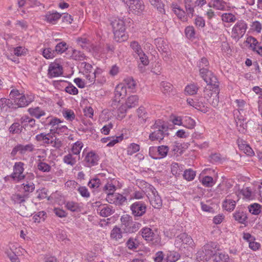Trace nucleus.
I'll return each mask as SVG.
<instances>
[{"label":"nucleus","mask_w":262,"mask_h":262,"mask_svg":"<svg viewBox=\"0 0 262 262\" xmlns=\"http://www.w3.org/2000/svg\"><path fill=\"white\" fill-rule=\"evenodd\" d=\"M35 179L34 174L32 172H27L24 178V182L21 184L24 191L30 194L35 189V185L33 181Z\"/></svg>","instance_id":"12"},{"label":"nucleus","mask_w":262,"mask_h":262,"mask_svg":"<svg viewBox=\"0 0 262 262\" xmlns=\"http://www.w3.org/2000/svg\"><path fill=\"white\" fill-rule=\"evenodd\" d=\"M62 67L59 63L56 62L51 63L48 69V77L50 78L58 77L62 75L63 73Z\"/></svg>","instance_id":"15"},{"label":"nucleus","mask_w":262,"mask_h":262,"mask_svg":"<svg viewBox=\"0 0 262 262\" xmlns=\"http://www.w3.org/2000/svg\"><path fill=\"white\" fill-rule=\"evenodd\" d=\"M132 214L135 217L142 216L146 211L147 205L144 201H137L130 206Z\"/></svg>","instance_id":"9"},{"label":"nucleus","mask_w":262,"mask_h":262,"mask_svg":"<svg viewBox=\"0 0 262 262\" xmlns=\"http://www.w3.org/2000/svg\"><path fill=\"white\" fill-rule=\"evenodd\" d=\"M115 39L117 42H122L126 40L124 22L122 19L115 18L111 21Z\"/></svg>","instance_id":"3"},{"label":"nucleus","mask_w":262,"mask_h":262,"mask_svg":"<svg viewBox=\"0 0 262 262\" xmlns=\"http://www.w3.org/2000/svg\"><path fill=\"white\" fill-rule=\"evenodd\" d=\"M129 6V10L135 14L141 13L144 9V5L141 0H121Z\"/></svg>","instance_id":"13"},{"label":"nucleus","mask_w":262,"mask_h":262,"mask_svg":"<svg viewBox=\"0 0 262 262\" xmlns=\"http://www.w3.org/2000/svg\"><path fill=\"white\" fill-rule=\"evenodd\" d=\"M30 197L29 194L24 191L23 193H15L12 194L11 200L14 204H19L20 206L24 205L26 201Z\"/></svg>","instance_id":"16"},{"label":"nucleus","mask_w":262,"mask_h":262,"mask_svg":"<svg viewBox=\"0 0 262 262\" xmlns=\"http://www.w3.org/2000/svg\"><path fill=\"white\" fill-rule=\"evenodd\" d=\"M62 114L64 118L69 121H72L75 118V115L74 111L70 109H64Z\"/></svg>","instance_id":"40"},{"label":"nucleus","mask_w":262,"mask_h":262,"mask_svg":"<svg viewBox=\"0 0 262 262\" xmlns=\"http://www.w3.org/2000/svg\"><path fill=\"white\" fill-rule=\"evenodd\" d=\"M246 42L249 45V48L252 49L253 52H255L257 49V45L259 42L255 37L250 36H248L246 40Z\"/></svg>","instance_id":"37"},{"label":"nucleus","mask_w":262,"mask_h":262,"mask_svg":"<svg viewBox=\"0 0 262 262\" xmlns=\"http://www.w3.org/2000/svg\"><path fill=\"white\" fill-rule=\"evenodd\" d=\"M209 61L205 57L202 58L197 62V66L199 68L200 75L206 82L211 83L217 82V79L214 74L208 67Z\"/></svg>","instance_id":"2"},{"label":"nucleus","mask_w":262,"mask_h":262,"mask_svg":"<svg viewBox=\"0 0 262 262\" xmlns=\"http://www.w3.org/2000/svg\"><path fill=\"white\" fill-rule=\"evenodd\" d=\"M185 34L188 39H192L195 37V30L193 26H187L185 30Z\"/></svg>","instance_id":"53"},{"label":"nucleus","mask_w":262,"mask_h":262,"mask_svg":"<svg viewBox=\"0 0 262 262\" xmlns=\"http://www.w3.org/2000/svg\"><path fill=\"white\" fill-rule=\"evenodd\" d=\"M193 244V239L186 233L178 235L175 239L174 246L180 250H184Z\"/></svg>","instance_id":"6"},{"label":"nucleus","mask_w":262,"mask_h":262,"mask_svg":"<svg viewBox=\"0 0 262 262\" xmlns=\"http://www.w3.org/2000/svg\"><path fill=\"white\" fill-rule=\"evenodd\" d=\"M183 126L188 129H193L195 126V121L189 116L183 117Z\"/></svg>","instance_id":"31"},{"label":"nucleus","mask_w":262,"mask_h":262,"mask_svg":"<svg viewBox=\"0 0 262 262\" xmlns=\"http://www.w3.org/2000/svg\"><path fill=\"white\" fill-rule=\"evenodd\" d=\"M17 99H18L17 102L16 104H14V106L16 105L17 106H16V108L22 107L27 106L32 101V100L30 99L27 100L25 95L20 96V98H17Z\"/></svg>","instance_id":"42"},{"label":"nucleus","mask_w":262,"mask_h":262,"mask_svg":"<svg viewBox=\"0 0 262 262\" xmlns=\"http://www.w3.org/2000/svg\"><path fill=\"white\" fill-rule=\"evenodd\" d=\"M111 237L116 241L121 239L122 237V232L120 228L115 226L111 232Z\"/></svg>","instance_id":"34"},{"label":"nucleus","mask_w":262,"mask_h":262,"mask_svg":"<svg viewBox=\"0 0 262 262\" xmlns=\"http://www.w3.org/2000/svg\"><path fill=\"white\" fill-rule=\"evenodd\" d=\"M63 161L64 163L74 166L76 163V158L74 157L71 153L65 155L63 158Z\"/></svg>","instance_id":"44"},{"label":"nucleus","mask_w":262,"mask_h":262,"mask_svg":"<svg viewBox=\"0 0 262 262\" xmlns=\"http://www.w3.org/2000/svg\"><path fill=\"white\" fill-rule=\"evenodd\" d=\"M83 143L81 141H78L74 143L71 148V151L74 155H79L83 147Z\"/></svg>","instance_id":"47"},{"label":"nucleus","mask_w":262,"mask_h":262,"mask_svg":"<svg viewBox=\"0 0 262 262\" xmlns=\"http://www.w3.org/2000/svg\"><path fill=\"white\" fill-rule=\"evenodd\" d=\"M161 85L162 87V91L164 93H167L170 92L173 88L171 84L166 82H162L161 83Z\"/></svg>","instance_id":"64"},{"label":"nucleus","mask_w":262,"mask_h":262,"mask_svg":"<svg viewBox=\"0 0 262 262\" xmlns=\"http://www.w3.org/2000/svg\"><path fill=\"white\" fill-rule=\"evenodd\" d=\"M0 107L2 110L5 111L7 110V108H16L11 100L5 98L0 99Z\"/></svg>","instance_id":"28"},{"label":"nucleus","mask_w":262,"mask_h":262,"mask_svg":"<svg viewBox=\"0 0 262 262\" xmlns=\"http://www.w3.org/2000/svg\"><path fill=\"white\" fill-rule=\"evenodd\" d=\"M182 168L181 165H179L177 163H173L171 167V172L173 175L177 176L180 174V172L182 171V170L180 168Z\"/></svg>","instance_id":"58"},{"label":"nucleus","mask_w":262,"mask_h":262,"mask_svg":"<svg viewBox=\"0 0 262 262\" xmlns=\"http://www.w3.org/2000/svg\"><path fill=\"white\" fill-rule=\"evenodd\" d=\"M247 29V25L243 20L238 21L232 29V38L238 41L245 34Z\"/></svg>","instance_id":"8"},{"label":"nucleus","mask_w":262,"mask_h":262,"mask_svg":"<svg viewBox=\"0 0 262 262\" xmlns=\"http://www.w3.org/2000/svg\"><path fill=\"white\" fill-rule=\"evenodd\" d=\"M42 55L46 59H52L56 56L54 50L50 48L44 49L42 52Z\"/></svg>","instance_id":"49"},{"label":"nucleus","mask_w":262,"mask_h":262,"mask_svg":"<svg viewBox=\"0 0 262 262\" xmlns=\"http://www.w3.org/2000/svg\"><path fill=\"white\" fill-rule=\"evenodd\" d=\"M198 88L194 84L188 85L185 89V91L188 95H192L195 94L198 91Z\"/></svg>","instance_id":"56"},{"label":"nucleus","mask_w":262,"mask_h":262,"mask_svg":"<svg viewBox=\"0 0 262 262\" xmlns=\"http://www.w3.org/2000/svg\"><path fill=\"white\" fill-rule=\"evenodd\" d=\"M77 42L83 49H88L90 44L89 40L86 38H78L77 39Z\"/></svg>","instance_id":"62"},{"label":"nucleus","mask_w":262,"mask_h":262,"mask_svg":"<svg viewBox=\"0 0 262 262\" xmlns=\"http://www.w3.org/2000/svg\"><path fill=\"white\" fill-rule=\"evenodd\" d=\"M222 19L226 23H233L235 21L236 18L234 15L231 13H225L222 14Z\"/></svg>","instance_id":"50"},{"label":"nucleus","mask_w":262,"mask_h":262,"mask_svg":"<svg viewBox=\"0 0 262 262\" xmlns=\"http://www.w3.org/2000/svg\"><path fill=\"white\" fill-rule=\"evenodd\" d=\"M65 91L71 95H76L78 93V89L71 83H69V85L66 87Z\"/></svg>","instance_id":"61"},{"label":"nucleus","mask_w":262,"mask_h":262,"mask_svg":"<svg viewBox=\"0 0 262 262\" xmlns=\"http://www.w3.org/2000/svg\"><path fill=\"white\" fill-rule=\"evenodd\" d=\"M121 228L125 233H132L138 230L141 224L133 220L131 216L124 214L121 217Z\"/></svg>","instance_id":"4"},{"label":"nucleus","mask_w":262,"mask_h":262,"mask_svg":"<svg viewBox=\"0 0 262 262\" xmlns=\"http://www.w3.org/2000/svg\"><path fill=\"white\" fill-rule=\"evenodd\" d=\"M66 207L67 209L72 212H80L81 211V207L76 202L73 201H69L66 204Z\"/></svg>","instance_id":"39"},{"label":"nucleus","mask_w":262,"mask_h":262,"mask_svg":"<svg viewBox=\"0 0 262 262\" xmlns=\"http://www.w3.org/2000/svg\"><path fill=\"white\" fill-rule=\"evenodd\" d=\"M25 164L21 162H15L13 167V172L10 177L14 181L20 182L24 179L25 174H24Z\"/></svg>","instance_id":"10"},{"label":"nucleus","mask_w":262,"mask_h":262,"mask_svg":"<svg viewBox=\"0 0 262 262\" xmlns=\"http://www.w3.org/2000/svg\"><path fill=\"white\" fill-rule=\"evenodd\" d=\"M196 175L195 171L191 169H188L184 171L183 178L187 181H190L194 179Z\"/></svg>","instance_id":"48"},{"label":"nucleus","mask_w":262,"mask_h":262,"mask_svg":"<svg viewBox=\"0 0 262 262\" xmlns=\"http://www.w3.org/2000/svg\"><path fill=\"white\" fill-rule=\"evenodd\" d=\"M229 256L225 253L216 252L214 255V262H229Z\"/></svg>","instance_id":"35"},{"label":"nucleus","mask_w":262,"mask_h":262,"mask_svg":"<svg viewBox=\"0 0 262 262\" xmlns=\"http://www.w3.org/2000/svg\"><path fill=\"white\" fill-rule=\"evenodd\" d=\"M23 126L18 122L13 123L9 128V131L12 134H19L23 130Z\"/></svg>","instance_id":"36"},{"label":"nucleus","mask_w":262,"mask_h":262,"mask_svg":"<svg viewBox=\"0 0 262 262\" xmlns=\"http://www.w3.org/2000/svg\"><path fill=\"white\" fill-rule=\"evenodd\" d=\"M127 95V90L124 84L120 83L118 84L114 91V97L117 99H121L124 98Z\"/></svg>","instance_id":"21"},{"label":"nucleus","mask_w":262,"mask_h":262,"mask_svg":"<svg viewBox=\"0 0 262 262\" xmlns=\"http://www.w3.org/2000/svg\"><path fill=\"white\" fill-rule=\"evenodd\" d=\"M233 217L238 223L246 226L248 216L246 212L243 209H237L233 214Z\"/></svg>","instance_id":"18"},{"label":"nucleus","mask_w":262,"mask_h":262,"mask_svg":"<svg viewBox=\"0 0 262 262\" xmlns=\"http://www.w3.org/2000/svg\"><path fill=\"white\" fill-rule=\"evenodd\" d=\"M61 17V14L56 11H48L45 15V20L47 23L56 24Z\"/></svg>","instance_id":"20"},{"label":"nucleus","mask_w":262,"mask_h":262,"mask_svg":"<svg viewBox=\"0 0 262 262\" xmlns=\"http://www.w3.org/2000/svg\"><path fill=\"white\" fill-rule=\"evenodd\" d=\"M211 84H213L215 88V93L214 96H213V97H212L211 99H210L208 102L211 104L212 106L214 107H216L218 106L219 103V93H220V90H219V81L216 82H211L210 83Z\"/></svg>","instance_id":"22"},{"label":"nucleus","mask_w":262,"mask_h":262,"mask_svg":"<svg viewBox=\"0 0 262 262\" xmlns=\"http://www.w3.org/2000/svg\"><path fill=\"white\" fill-rule=\"evenodd\" d=\"M235 205V201L231 199H226L223 202V207L226 210L230 212L234 210Z\"/></svg>","instance_id":"33"},{"label":"nucleus","mask_w":262,"mask_h":262,"mask_svg":"<svg viewBox=\"0 0 262 262\" xmlns=\"http://www.w3.org/2000/svg\"><path fill=\"white\" fill-rule=\"evenodd\" d=\"M127 106L125 104H121L114 111L113 114L117 116V119H122L126 115Z\"/></svg>","instance_id":"27"},{"label":"nucleus","mask_w":262,"mask_h":262,"mask_svg":"<svg viewBox=\"0 0 262 262\" xmlns=\"http://www.w3.org/2000/svg\"><path fill=\"white\" fill-rule=\"evenodd\" d=\"M37 169L43 172H49L51 170V166L43 162L39 161L37 163Z\"/></svg>","instance_id":"46"},{"label":"nucleus","mask_w":262,"mask_h":262,"mask_svg":"<svg viewBox=\"0 0 262 262\" xmlns=\"http://www.w3.org/2000/svg\"><path fill=\"white\" fill-rule=\"evenodd\" d=\"M99 157L94 151H91L86 153L83 160L84 165L86 167H92L98 165Z\"/></svg>","instance_id":"14"},{"label":"nucleus","mask_w":262,"mask_h":262,"mask_svg":"<svg viewBox=\"0 0 262 262\" xmlns=\"http://www.w3.org/2000/svg\"><path fill=\"white\" fill-rule=\"evenodd\" d=\"M99 214L102 217H107L115 212V209L112 206L103 205L99 207Z\"/></svg>","instance_id":"23"},{"label":"nucleus","mask_w":262,"mask_h":262,"mask_svg":"<svg viewBox=\"0 0 262 262\" xmlns=\"http://www.w3.org/2000/svg\"><path fill=\"white\" fill-rule=\"evenodd\" d=\"M101 185V181L99 179L95 178L89 181L88 185L91 188H98Z\"/></svg>","instance_id":"54"},{"label":"nucleus","mask_w":262,"mask_h":262,"mask_svg":"<svg viewBox=\"0 0 262 262\" xmlns=\"http://www.w3.org/2000/svg\"><path fill=\"white\" fill-rule=\"evenodd\" d=\"M207 84L208 88H206L204 90V97L206 98L208 101H209L212 97H213L215 93V88H214V85L211 84V83H209L208 82H206Z\"/></svg>","instance_id":"26"},{"label":"nucleus","mask_w":262,"mask_h":262,"mask_svg":"<svg viewBox=\"0 0 262 262\" xmlns=\"http://www.w3.org/2000/svg\"><path fill=\"white\" fill-rule=\"evenodd\" d=\"M140 150V146L139 144L133 143H131L127 147V153L128 155H133Z\"/></svg>","instance_id":"52"},{"label":"nucleus","mask_w":262,"mask_h":262,"mask_svg":"<svg viewBox=\"0 0 262 262\" xmlns=\"http://www.w3.org/2000/svg\"><path fill=\"white\" fill-rule=\"evenodd\" d=\"M261 206L258 203H253L248 206L249 211L253 215H258L261 212Z\"/></svg>","instance_id":"41"},{"label":"nucleus","mask_w":262,"mask_h":262,"mask_svg":"<svg viewBox=\"0 0 262 262\" xmlns=\"http://www.w3.org/2000/svg\"><path fill=\"white\" fill-rule=\"evenodd\" d=\"M110 204L122 206L127 202V199L122 194L116 193L106 201Z\"/></svg>","instance_id":"19"},{"label":"nucleus","mask_w":262,"mask_h":262,"mask_svg":"<svg viewBox=\"0 0 262 262\" xmlns=\"http://www.w3.org/2000/svg\"><path fill=\"white\" fill-rule=\"evenodd\" d=\"M123 139V135H121L119 136L114 137H111V139L110 140V142L107 144V146L108 147L113 146L115 144L121 141Z\"/></svg>","instance_id":"63"},{"label":"nucleus","mask_w":262,"mask_h":262,"mask_svg":"<svg viewBox=\"0 0 262 262\" xmlns=\"http://www.w3.org/2000/svg\"><path fill=\"white\" fill-rule=\"evenodd\" d=\"M34 150L35 146L32 143L26 145L18 144L12 149L11 156L14 157L16 155L17 152L21 155H24L26 154L27 152H31Z\"/></svg>","instance_id":"11"},{"label":"nucleus","mask_w":262,"mask_h":262,"mask_svg":"<svg viewBox=\"0 0 262 262\" xmlns=\"http://www.w3.org/2000/svg\"><path fill=\"white\" fill-rule=\"evenodd\" d=\"M173 11L175 14L181 20H184L185 17V12L177 4L173 5Z\"/></svg>","instance_id":"38"},{"label":"nucleus","mask_w":262,"mask_h":262,"mask_svg":"<svg viewBox=\"0 0 262 262\" xmlns=\"http://www.w3.org/2000/svg\"><path fill=\"white\" fill-rule=\"evenodd\" d=\"M116 190V187L112 183L108 182L104 185L103 188V191L106 194L105 198L106 201L115 193V191Z\"/></svg>","instance_id":"24"},{"label":"nucleus","mask_w":262,"mask_h":262,"mask_svg":"<svg viewBox=\"0 0 262 262\" xmlns=\"http://www.w3.org/2000/svg\"><path fill=\"white\" fill-rule=\"evenodd\" d=\"M158 147V156L159 158H163L166 157L168 151V147L167 146L161 145Z\"/></svg>","instance_id":"55"},{"label":"nucleus","mask_w":262,"mask_h":262,"mask_svg":"<svg viewBox=\"0 0 262 262\" xmlns=\"http://www.w3.org/2000/svg\"><path fill=\"white\" fill-rule=\"evenodd\" d=\"M139 102V97L137 95H132L128 97L125 105L127 108H132L137 106Z\"/></svg>","instance_id":"30"},{"label":"nucleus","mask_w":262,"mask_h":262,"mask_svg":"<svg viewBox=\"0 0 262 262\" xmlns=\"http://www.w3.org/2000/svg\"><path fill=\"white\" fill-rule=\"evenodd\" d=\"M28 111L31 116L37 119H39L41 117L45 116L46 114L45 111L42 110L39 107L29 108Z\"/></svg>","instance_id":"29"},{"label":"nucleus","mask_w":262,"mask_h":262,"mask_svg":"<svg viewBox=\"0 0 262 262\" xmlns=\"http://www.w3.org/2000/svg\"><path fill=\"white\" fill-rule=\"evenodd\" d=\"M219 250V247L216 243L210 242L204 245L202 250L197 252V257H199L201 260L208 261Z\"/></svg>","instance_id":"5"},{"label":"nucleus","mask_w":262,"mask_h":262,"mask_svg":"<svg viewBox=\"0 0 262 262\" xmlns=\"http://www.w3.org/2000/svg\"><path fill=\"white\" fill-rule=\"evenodd\" d=\"M140 233L142 237L150 244L157 245L160 242L159 235L154 233L150 228L144 227L140 230Z\"/></svg>","instance_id":"7"},{"label":"nucleus","mask_w":262,"mask_h":262,"mask_svg":"<svg viewBox=\"0 0 262 262\" xmlns=\"http://www.w3.org/2000/svg\"><path fill=\"white\" fill-rule=\"evenodd\" d=\"M122 83L125 85L126 90L128 89L130 92L132 93L136 91L137 83L132 77L125 79L124 82Z\"/></svg>","instance_id":"25"},{"label":"nucleus","mask_w":262,"mask_h":262,"mask_svg":"<svg viewBox=\"0 0 262 262\" xmlns=\"http://www.w3.org/2000/svg\"><path fill=\"white\" fill-rule=\"evenodd\" d=\"M71 57L75 60H83L85 57L83 53L77 50H73Z\"/></svg>","instance_id":"51"},{"label":"nucleus","mask_w":262,"mask_h":262,"mask_svg":"<svg viewBox=\"0 0 262 262\" xmlns=\"http://www.w3.org/2000/svg\"><path fill=\"white\" fill-rule=\"evenodd\" d=\"M130 47L138 56L143 52L141 46L137 41H132L130 42Z\"/></svg>","instance_id":"43"},{"label":"nucleus","mask_w":262,"mask_h":262,"mask_svg":"<svg viewBox=\"0 0 262 262\" xmlns=\"http://www.w3.org/2000/svg\"><path fill=\"white\" fill-rule=\"evenodd\" d=\"M158 147L151 146L149 149V155L154 159H160L158 156Z\"/></svg>","instance_id":"60"},{"label":"nucleus","mask_w":262,"mask_h":262,"mask_svg":"<svg viewBox=\"0 0 262 262\" xmlns=\"http://www.w3.org/2000/svg\"><path fill=\"white\" fill-rule=\"evenodd\" d=\"M150 190L152 195V196L151 197L150 200V204L154 208L160 209L162 205V199L159 195L158 191L154 187L150 188Z\"/></svg>","instance_id":"17"},{"label":"nucleus","mask_w":262,"mask_h":262,"mask_svg":"<svg viewBox=\"0 0 262 262\" xmlns=\"http://www.w3.org/2000/svg\"><path fill=\"white\" fill-rule=\"evenodd\" d=\"M151 129L153 130L149 136V139L151 141L158 140L160 142L165 136L169 135L167 123L160 119L155 121L151 126Z\"/></svg>","instance_id":"1"},{"label":"nucleus","mask_w":262,"mask_h":262,"mask_svg":"<svg viewBox=\"0 0 262 262\" xmlns=\"http://www.w3.org/2000/svg\"><path fill=\"white\" fill-rule=\"evenodd\" d=\"M203 185L206 187H211L213 185V180L211 177L205 176L202 180Z\"/></svg>","instance_id":"59"},{"label":"nucleus","mask_w":262,"mask_h":262,"mask_svg":"<svg viewBox=\"0 0 262 262\" xmlns=\"http://www.w3.org/2000/svg\"><path fill=\"white\" fill-rule=\"evenodd\" d=\"M212 7L219 10H225L226 2L223 0H212Z\"/></svg>","instance_id":"45"},{"label":"nucleus","mask_w":262,"mask_h":262,"mask_svg":"<svg viewBox=\"0 0 262 262\" xmlns=\"http://www.w3.org/2000/svg\"><path fill=\"white\" fill-rule=\"evenodd\" d=\"M68 48V45L66 42L61 41L58 43L55 48L54 52L56 54H61L66 52Z\"/></svg>","instance_id":"32"},{"label":"nucleus","mask_w":262,"mask_h":262,"mask_svg":"<svg viewBox=\"0 0 262 262\" xmlns=\"http://www.w3.org/2000/svg\"><path fill=\"white\" fill-rule=\"evenodd\" d=\"M150 4L157 9L160 12L164 11V4L161 0H149Z\"/></svg>","instance_id":"57"}]
</instances>
